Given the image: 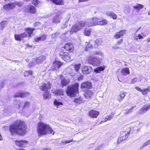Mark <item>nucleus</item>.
Segmentation results:
<instances>
[{
  "instance_id": "1",
  "label": "nucleus",
  "mask_w": 150,
  "mask_h": 150,
  "mask_svg": "<svg viewBox=\"0 0 150 150\" xmlns=\"http://www.w3.org/2000/svg\"><path fill=\"white\" fill-rule=\"evenodd\" d=\"M27 126L25 122L17 120L10 125V132L12 135L23 136L27 132Z\"/></svg>"
},
{
  "instance_id": "2",
  "label": "nucleus",
  "mask_w": 150,
  "mask_h": 150,
  "mask_svg": "<svg viewBox=\"0 0 150 150\" xmlns=\"http://www.w3.org/2000/svg\"><path fill=\"white\" fill-rule=\"evenodd\" d=\"M37 134L38 137L47 134H54V132L50 125L43 122H39L37 125Z\"/></svg>"
},
{
  "instance_id": "3",
  "label": "nucleus",
  "mask_w": 150,
  "mask_h": 150,
  "mask_svg": "<svg viewBox=\"0 0 150 150\" xmlns=\"http://www.w3.org/2000/svg\"><path fill=\"white\" fill-rule=\"evenodd\" d=\"M67 96L73 98L79 93V84L75 83L68 86L66 90Z\"/></svg>"
},
{
  "instance_id": "4",
  "label": "nucleus",
  "mask_w": 150,
  "mask_h": 150,
  "mask_svg": "<svg viewBox=\"0 0 150 150\" xmlns=\"http://www.w3.org/2000/svg\"><path fill=\"white\" fill-rule=\"evenodd\" d=\"M59 55L62 59L65 61L69 62L71 60L70 54L63 49L60 50Z\"/></svg>"
},
{
  "instance_id": "5",
  "label": "nucleus",
  "mask_w": 150,
  "mask_h": 150,
  "mask_svg": "<svg viewBox=\"0 0 150 150\" xmlns=\"http://www.w3.org/2000/svg\"><path fill=\"white\" fill-rule=\"evenodd\" d=\"M24 11L25 14H35L37 13L36 8L33 5H28L25 7Z\"/></svg>"
},
{
  "instance_id": "6",
  "label": "nucleus",
  "mask_w": 150,
  "mask_h": 150,
  "mask_svg": "<svg viewBox=\"0 0 150 150\" xmlns=\"http://www.w3.org/2000/svg\"><path fill=\"white\" fill-rule=\"evenodd\" d=\"M130 133V131H123L120 133L119 137L118 138L117 142L120 143L126 139L128 137Z\"/></svg>"
},
{
  "instance_id": "7",
  "label": "nucleus",
  "mask_w": 150,
  "mask_h": 150,
  "mask_svg": "<svg viewBox=\"0 0 150 150\" xmlns=\"http://www.w3.org/2000/svg\"><path fill=\"white\" fill-rule=\"evenodd\" d=\"M40 90L43 91H48L52 88V83L50 81L47 82V83H44L39 87Z\"/></svg>"
},
{
  "instance_id": "8",
  "label": "nucleus",
  "mask_w": 150,
  "mask_h": 150,
  "mask_svg": "<svg viewBox=\"0 0 150 150\" xmlns=\"http://www.w3.org/2000/svg\"><path fill=\"white\" fill-rule=\"evenodd\" d=\"M99 18L94 17L90 20L87 22V25L89 27L98 25Z\"/></svg>"
},
{
  "instance_id": "9",
  "label": "nucleus",
  "mask_w": 150,
  "mask_h": 150,
  "mask_svg": "<svg viewBox=\"0 0 150 150\" xmlns=\"http://www.w3.org/2000/svg\"><path fill=\"white\" fill-rule=\"evenodd\" d=\"M87 61L88 63L93 65H96L100 62L98 59L91 56H90L88 57Z\"/></svg>"
},
{
  "instance_id": "10",
  "label": "nucleus",
  "mask_w": 150,
  "mask_h": 150,
  "mask_svg": "<svg viewBox=\"0 0 150 150\" xmlns=\"http://www.w3.org/2000/svg\"><path fill=\"white\" fill-rule=\"evenodd\" d=\"M81 71L84 74H90L93 71V69L90 66H83L82 67Z\"/></svg>"
},
{
  "instance_id": "11",
  "label": "nucleus",
  "mask_w": 150,
  "mask_h": 150,
  "mask_svg": "<svg viewBox=\"0 0 150 150\" xmlns=\"http://www.w3.org/2000/svg\"><path fill=\"white\" fill-rule=\"evenodd\" d=\"M99 114V111L93 109L89 110L88 112V116L93 118H97Z\"/></svg>"
},
{
  "instance_id": "12",
  "label": "nucleus",
  "mask_w": 150,
  "mask_h": 150,
  "mask_svg": "<svg viewBox=\"0 0 150 150\" xmlns=\"http://www.w3.org/2000/svg\"><path fill=\"white\" fill-rule=\"evenodd\" d=\"M27 36L25 32L20 34H15L14 35L15 40L19 41H22L24 39V38H27Z\"/></svg>"
},
{
  "instance_id": "13",
  "label": "nucleus",
  "mask_w": 150,
  "mask_h": 150,
  "mask_svg": "<svg viewBox=\"0 0 150 150\" xmlns=\"http://www.w3.org/2000/svg\"><path fill=\"white\" fill-rule=\"evenodd\" d=\"M92 87V83L88 81L82 83L81 85V89H91Z\"/></svg>"
},
{
  "instance_id": "14",
  "label": "nucleus",
  "mask_w": 150,
  "mask_h": 150,
  "mask_svg": "<svg viewBox=\"0 0 150 150\" xmlns=\"http://www.w3.org/2000/svg\"><path fill=\"white\" fill-rule=\"evenodd\" d=\"M63 48L67 51L72 52L74 50V46L71 43L68 42L66 44Z\"/></svg>"
},
{
  "instance_id": "15",
  "label": "nucleus",
  "mask_w": 150,
  "mask_h": 150,
  "mask_svg": "<svg viewBox=\"0 0 150 150\" xmlns=\"http://www.w3.org/2000/svg\"><path fill=\"white\" fill-rule=\"evenodd\" d=\"M150 109V104L145 105L139 110V113L140 114H143L148 110Z\"/></svg>"
},
{
  "instance_id": "16",
  "label": "nucleus",
  "mask_w": 150,
  "mask_h": 150,
  "mask_svg": "<svg viewBox=\"0 0 150 150\" xmlns=\"http://www.w3.org/2000/svg\"><path fill=\"white\" fill-rule=\"evenodd\" d=\"M63 64L64 63L61 61H54L53 63L52 67L54 68V70H57L59 69Z\"/></svg>"
},
{
  "instance_id": "17",
  "label": "nucleus",
  "mask_w": 150,
  "mask_h": 150,
  "mask_svg": "<svg viewBox=\"0 0 150 150\" xmlns=\"http://www.w3.org/2000/svg\"><path fill=\"white\" fill-rule=\"evenodd\" d=\"M35 30V28H26L25 29V31L26 32V35L27 36L26 37L30 38L31 35L32 34L33 31Z\"/></svg>"
},
{
  "instance_id": "18",
  "label": "nucleus",
  "mask_w": 150,
  "mask_h": 150,
  "mask_svg": "<svg viewBox=\"0 0 150 150\" xmlns=\"http://www.w3.org/2000/svg\"><path fill=\"white\" fill-rule=\"evenodd\" d=\"M94 41L91 40L88 42H86L87 44L84 49L85 51H89L90 50H92L93 48V43H94Z\"/></svg>"
},
{
  "instance_id": "19",
  "label": "nucleus",
  "mask_w": 150,
  "mask_h": 150,
  "mask_svg": "<svg viewBox=\"0 0 150 150\" xmlns=\"http://www.w3.org/2000/svg\"><path fill=\"white\" fill-rule=\"evenodd\" d=\"M14 142L16 145L20 147L23 146L25 144H27L28 142V141L23 140L21 141L16 140Z\"/></svg>"
},
{
  "instance_id": "20",
  "label": "nucleus",
  "mask_w": 150,
  "mask_h": 150,
  "mask_svg": "<svg viewBox=\"0 0 150 150\" xmlns=\"http://www.w3.org/2000/svg\"><path fill=\"white\" fill-rule=\"evenodd\" d=\"M106 14L108 16L110 17L114 20L116 19L117 18V15L112 11H107Z\"/></svg>"
},
{
  "instance_id": "21",
  "label": "nucleus",
  "mask_w": 150,
  "mask_h": 150,
  "mask_svg": "<svg viewBox=\"0 0 150 150\" xmlns=\"http://www.w3.org/2000/svg\"><path fill=\"white\" fill-rule=\"evenodd\" d=\"M120 72L121 75L124 76L127 75L130 73L129 69L128 67L122 68Z\"/></svg>"
},
{
  "instance_id": "22",
  "label": "nucleus",
  "mask_w": 150,
  "mask_h": 150,
  "mask_svg": "<svg viewBox=\"0 0 150 150\" xmlns=\"http://www.w3.org/2000/svg\"><path fill=\"white\" fill-rule=\"evenodd\" d=\"M125 92L123 91L120 92L119 94L117 96V100L119 102H121L125 96Z\"/></svg>"
},
{
  "instance_id": "23",
  "label": "nucleus",
  "mask_w": 150,
  "mask_h": 150,
  "mask_svg": "<svg viewBox=\"0 0 150 150\" xmlns=\"http://www.w3.org/2000/svg\"><path fill=\"white\" fill-rule=\"evenodd\" d=\"M46 35L45 34H43L40 37H37L35 38L34 41L36 42H39L40 41H44L46 39Z\"/></svg>"
},
{
  "instance_id": "24",
  "label": "nucleus",
  "mask_w": 150,
  "mask_h": 150,
  "mask_svg": "<svg viewBox=\"0 0 150 150\" xmlns=\"http://www.w3.org/2000/svg\"><path fill=\"white\" fill-rule=\"evenodd\" d=\"M108 21L107 20L105 19H100L99 18L98 25H104L108 24Z\"/></svg>"
},
{
  "instance_id": "25",
  "label": "nucleus",
  "mask_w": 150,
  "mask_h": 150,
  "mask_svg": "<svg viewBox=\"0 0 150 150\" xmlns=\"http://www.w3.org/2000/svg\"><path fill=\"white\" fill-rule=\"evenodd\" d=\"M144 7L143 5L138 3L136 6H133V8L137 12H139L140 10Z\"/></svg>"
},
{
  "instance_id": "26",
  "label": "nucleus",
  "mask_w": 150,
  "mask_h": 150,
  "mask_svg": "<svg viewBox=\"0 0 150 150\" xmlns=\"http://www.w3.org/2000/svg\"><path fill=\"white\" fill-rule=\"evenodd\" d=\"M93 95V92L90 90L86 91L84 93V96L87 99H89L91 98Z\"/></svg>"
},
{
  "instance_id": "27",
  "label": "nucleus",
  "mask_w": 150,
  "mask_h": 150,
  "mask_svg": "<svg viewBox=\"0 0 150 150\" xmlns=\"http://www.w3.org/2000/svg\"><path fill=\"white\" fill-rule=\"evenodd\" d=\"M80 30L77 25L75 24L72 27L71 30V32L72 33H76Z\"/></svg>"
},
{
  "instance_id": "28",
  "label": "nucleus",
  "mask_w": 150,
  "mask_h": 150,
  "mask_svg": "<svg viewBox=\"0 0 150 150\" xmlns=\"http://www.w3.org/2000/svg\"><path fill=\"white\" fill-rule=\"evenodd\" d=\"M70 82V80L65 78H64L61 80V85L63 87L66 86L68 85Z\"/></svg>"
},
{
  "instance_id": "29",
  "label": "nucleus",
  "mask_w": 150,
  "mask_h": 150,
  "mask_svg": "<svg viewBox=\"0 0 150 150\" xmlns=\"http://www.w3.org/2000/svg\"><path fill=\"white\" fill-rule=\"evenodd\" d=\"M105 66H100L94 69V71L97 73H100L101 71H103L105 69Z\"/></svg>"
},
{
  "instance_id": "30",
  "label": "nucleus",
  "mask_w": 150,
  "mask_h": 150,
  "mask_svg": "<svg viewBox=\"0 0 150 150\" xmlns=\"http://www.w3.org/2000/svg\"><path fill=\"white\" fill-rule=\"evenodd\" d=\"M80 30L84 27L86 25V23L83 21H79L76 23Z\"/></svg>"
},
{
  "instance_id": "31",
  "label": "nucleus",
  "mask_w": 150,
  "mask_h": 150,
  "mask_svg": "<svg viewBox=\"0 0 150 150\" xmlns=\"http://www.w3.org/2000/svg\"><path fill=\"white\" fill-rule=\"evenodd\" d=\"M91 28H86L84 31V35L86 36H89L90 35L91 32Z\"/></svg>"
},
{
  "instance_id": "32",
  "label": "nucleus",
  "mask_w": 150,
  "mask_h": 150,
  "mask_svg": "<svg viewBox=\"0 0 150 150\" xmlns=\"http://www.w3.org/2000/svg\"><path fill=\"white\" fill-rule=\"evenodd\" d=\"M53 3L56 5H62L64 4L63 0H50Z\"/></svg>"
},
{
  "instance_id": "33",
  "label": "nucleus",
  "mask_w": 150,
  "mask_h": 150,
  "mask_svg": "<svg viewBox=\"0 0 150 150\" xmlns=\"http://www.w3.org/2000/svg\"><path fill=\"white\" fill-rule=\"evenodd\" d=\"M74 103L77 104H80L84 102L83 99L81 97L75 98L74 101Z\"/></svg>"
},
{
  "instance_id": "34",
  "label": "nucleus",
  "mask_w": 150,
  "mask_h": 150,
  "mask_svg": "<svg viewBox=\"0 0 150 150\" xmlns=\"http://www.w3.org/2000/svg\"><path fill=\"white\" fill-rule=\"evenodd\" d=\"M150 92V87L148 86L147 88H144L142 90V93L143 95L146 96L148 92Z\"/></svg>"
},
{
  "instance_id": "35",
  "label": "nucleus",
  "mask_w": 150,
  "mask_h": 150,
  "mask_svg": "<svg viewBox=\"0 0 150 150\" xmlns=\"http://www.w3.org/2000/svg\"><path fill=\"white\" fill-rule=\"evenodd\" d=\"M29 95L30 93L29 92L25 91H20V98H24Z\"/></svg>"
},
{
  "instance_id": "36",
  "label": "nucleus",
  "mask_w": 150,
  "mask_h": 150,
  "mask_svg": "<svg viewBox=\"0 0 150 150\" xmlns=\"http://www.w3.org/2000/svg\"><path fill=\"white\" fill-rule=\"evenodd\" d=\"M60 22V18L59 15H56L54 16L52 19V22L54 23H58Z\"/></svg>"
},
{
  "instance_id": "37",
  "label": "nucleus",
  "mask_w": 150,
  "mask_h": 150,
  "mask_svg": "<svg viewBox=\"0 0 150 150\" xmlns=\"http://www.w3.org/2000/svg\"><path fill=\"white\" fill-rule=\"evenodd\" d=\"M43 93V97L45 100L47 99H49L51 98V95L49 91H45Z\"/></svg>"
},
{
  "instance_id": "38",
  "label": "nucleus",
  "mask_w": 150,
  "mask_h": 150,
  "mask_svg": "<svg viewBox=\"0 0 150 150\" xmlns=\"http://www.w3.org/2000/svg\"><path fill=\"white\" fill-rule=\"evenodd\" d=\"M56 95L63 96L64 95V91L61 89H57L56 91L53 93Z\"/></svg>"
},
{
  "instance_id": "39",
  "label": "nucleus",
  "mask_w": 150,
  "mask_h": 150,
  "mask_svg": "<svg viewBox=\"0 0 150 150\" xmlns=\"http://www.w3.org/2000/svg\"><path fill=\"white\" fill-rule=\"evenodd\" d=\"M115 113L112 112L111 113V115H108L107 117L105 118V121L106 122L108 120H111L114 117Z\"/></svg>"
},
{
  "instance_id": "40",
  "label": "nucleus",
  "mask_w": 150,
  "mask_h": 150,
  "mask_svg": "<svg viewBox=\"0 0 150 150\" xmlns=\"http://www.w3.org/2000/svg\"><path fill=\"white\" fill-rule=\"evenodd\" d=\"M53 103L55 105L57 106V108H58V106L60 105H63V104L62 102H58L56 99L54 100Z\"/></svg>"
},
{
  "instance_id": "41",
  "label": "nucleus",
  "mask_w": 150,
  "mask_h": 150,
  "mask_svg": "<svg viewBox=\"0 0 150 150\" xmlns=\"http://www.w3.org/2000/svg\"><path fill=\"white\" fill-rule=\"evenodd\" d=\"M7 22L5 21H2L0 23L1 30H3L5 27L7 25Z\"/></svg>"
},
{
  "instance_id": "42",
  "label": "nucleus",
  "mask_w": 150,
  "mask_h": 150,
  "mask_svg": "<svg viewBox=\"0 0 150 150\" xmlns=\"http://www.w3.org/2000/svg\"><path fill=\"white\" fill-rule=\"evenodd\" d=\"M41 24L40 22L39 21H36L33 23V26L35 28H35V29H40V28L39 27L41 25Z\"/></svg>"
},
{
  "instance_id": "43",
  "label": "nucleus",
  "mask_w": 150,
  "mask_h": 150,
  "mask_svg": "<svg viewBox=\"0 0 150 150\" xmlns=\"http://www.w3.org/2000/svg\"><path fill=\"white\" fill-rule=\"evenodd\" d=\"M81 66V64H75L73 65L74 70L76 72H77L80 69Z\"/></svg>"
},
{
  "instance_id": "44",
  "label": "nucleus",
  "mask_w": 150,
  "mask_h": 150,
  "mask_svg": "<svg viewBox=\"0 0 150 150\" xmlns=\"http://www.w3.org/2000/svg\"><path fill=\"white\" fill-rule=\"evenodd\" d=\"M33 73V72L31 71H25L24 73V75L25 76L27 77L28 76L31 75Z\"/></svg>"
},
{
  "instance_id": "45",
  "label": "nucleus",
  "mask_w": 150,
  "mask_h": 150,
  "mask_svg": "<svg viewBox=\"0 0 150 150\" xmlns=\"http://www.w3.org/2000/svg\"><path fill=\"white\" fill-rule=\"evenodd\" d=\"M117 33H119L121 36L122 37L126 34V30H121L119 32H117Z\"/></svg>"
},
{
  "instance_id": "46",
  "label": "nucleus",
  "mask_w": 150,
  "mask_h": 150,
  "mask_svg": "<svg viewBox=\"0 0 150 150\" xmlns=\"http://www.w3.org/2000/svg\"><path fill=\"white\" fill-rule=\"evenodd\" d=\"M30 102L29 101H26L24 104L23 106V108L26 107L29 108L30 107Z\"/></svg>"
},
{
  "instance_id": "47",
  "label": "nucleus",
  "mask_w": 150,
  "mask_h": 150,
  "mask_svg": "<svg viewBox=\"0 0 150 150\" xmlns=\"http://www.w3.org/2000/svg\"><path fill=\"white\" fill-rule=\"evenodd\" d=\"M72 142H75V141L73 140V139H71L69 140H67L65 141L62 142V143L63 144H66Z\"/></svg>"
},
{
  "instance_id": "48",
  "label": "nucleus",
  "mask_w": 150,
  "mask_h": 150,
  "mask_svg": "<svg viewBox=\"0 0 150 150\" xmlns=\"http://www.w3.org/2000/svg\"><path fill=\"white\" fill-rule=\"evenodd\" d=\"M122 37L121 36V35H120V34L119 33H118L117 32L114 35V38L116 39H119L121 38Z\"/></svg>"
},
{
  "instance_id": "49",
  "label": "nucleus",
  "mask_w": 150,
  "mask_h": 150,
  "mask_svg": "<svg viewBox=\"0 0 150 150\" xmlns=\"http://www.w3.org/2000/svg\"><path fill=\"white\" fill-rule=\"evenodd\" d=\"M20 91L16 92L13 95L14 98H20Z\"/></svg>"
},
{
  "instance_id": "50",
  "label": "nucleus",
  "mask_w": 150,
  "mask_h": 150,
  "mask_svg": "<svg viewBox=\"0 0 150 150\" xmlns=\"http://www.w3.org/2000/svg\"><path fill=\"white\" fill-rule=\"evenodd\" d=\"M150 144V139L145 142L143 144V146H145Z\"/></svg>"
},
{
  "instance_id": "51",
  "label": "nucleus",
  "mask_w": 150,
  "mask_h": 150,
  "mask_svg": "<svg viewBox=\"0 0 150 150\" xmlns=\"http://www.w3.org/2000/svg\"><path fill=\"white\" fill-rule=\"evenodd\" d=\"M138 79L137 77H135L132 79L131 83L133 84L136 83Z\"/></svg>"
},
{
  "instance_id": "52",
  "label": "nucleus",
  "mask_w": 150,
  "mask_h": 150,
  "mask_svg": "<svg viewBox=\"0 0 150 150\" xmlns=\"http://www.w3.org/2000/svg\"><path fill=\"white\" fill-rule=\"evenodd\" d=\"M9 8V4H7L5 5H4L3 6L4 9L7 10Z\"/></svg>"
},
{
  "instance_id": "53",
  "label": "nucleus",
  "mask_w": 150,
  "mask_h": 150,
  "mask_svg": "<svg viewBox=\"0 0 150 150\" xmlns=\"http://www.w3.org/2000/svg\"><path fill=\"white\" fill-rule=\"evenodd\" d=\"M38 0H33V4L35 6H36L38 4Z\"/></svg>"
},
{
  "instance_id": "54",
  "label": "nucleus",
  "mask_w": 150,
  "mask_h": 150,
  "mask_svg": "<svg viewBox=\"0 0 150 150\" xmlns=\"http://www.w3.org/2000/svg\"><path fill=\"white\" fill-rule=\"evenodd\" d=\"M123 42V40L122 39H120L116 43V45H119L122 44Z\"/></svg>"
},
{
  "instance_id": "55",
  "label": "nucleus",
  "mask_w": 150,
  "mask_h": 150,
  "mask_svg": "<svg viewBox=\"0 0 150 150\" xmlns=\"http://www.w3.org/2000/svg\"><path fill=\"white\" fill-rule=\"evenodd\" d=\"M16 5L15 3H10V9H13L14 8Z\"/></svg>"
},
{
  "instance_id": "56",
  "label": "nucleus",
  "mask_w": 150,
  "mask_h": 150,
  "mask_svg": "<svg viewBox=\"0 0 150 150\" xmlns=\"http://www.w3.org/2000/svg\"><path fill=\"white\" fill-rule=\"evenodd\" d=\"M134 107H131L128 110V111L127 112V113H129L130 112H132V110L134 108Z\"/></svg>"
},
{
  "instance_id": "57",
  "label": "nucleus",
  "mask_w": 150,
  "mask_h": 150,
  "mask_svg": "<svg viewBox=\"0 0 150 150\" xmlns=\"http://www.w3.org/2000/svg\"><path fill=\"white\" fill-rule=\"evenodd\" d=\"M57 35V33H54L52 34V37L53 38H56Z\"/></svg>"
},
{
  "instance_id": "58",
  "label": "nucleus",
  "mask_w": 150,
  "mask_h": 150,
  "mask_svg": "<svg viewBox=\"0 0 150 150\" xmlns=\"http://www.w3.org/2000/svg\"><path fill=\"white\" fill-rule=\"evenodd\" d=\"M16 5H17L21 7L23 5L20 2H17L16 3H15Z\"/></svg>"
},
{
  "instance_id": "59",
  "label": "nucleus",
  "mask_w": 150,
  "mask_h": 150,
  "mask_svg": "<svg viewBox=\"0 0 150 150\" xmlns=\"http://www.w3.org/2000/svg\"><path fill=\"white\" fill-rule=\"evenodd\" d=\"M83 75H81L80 76H79V77H78V78L77 79V80L78 81L81 80L83 79Z\"/></svg>"
},
{
  "instance_id": "60",
  "label": "nucleus",
  "mask_w": 150,
  "mask_h": 150,
  "mask_svg": "<svg viewBox=\"0 0 150 150\" xmlns=\"http://www.w3.org/2000/svg\"><path fill=\"white\" fill-rule=\"evenodd\" d=\"M135 88L137 91L142 92V89L141 88H140L139 87H138V86L136 87H135Z\"/></svg>"
},
{
  "instance_id": "61",
  "label": "nucleus",
  "mask_w": 150,
  "mask_h": 150,
  "mask_svg": "<svg viewBox=\"0 0 150 150\" xmlns=\"http://www.w3.org/2000/svg\"><path fill=\"white\" fill-rule=\"evenodd\" d=\"M117 45H116V44L115 45L112 47V49L115 50H116L119 49V47L117 46Z\"/></svg>"
},
{
  "instance_id": "62",
  "label": "nucleus",
  "mask_w": 150,
  "mask_h": 150,
  "mask_svg": "<svg viewBox=\"0 0 150 150\" xmlns=\"http://www.w3.org/2000/svg\"><path fill=\"white\" fill-rule=\"evenodd\" d=\"M138 39H141L143 38V37L140 34H139L138 35Z\"/></svg>"
},
{
  "instance_id": "63",
  "label": "nucleus",
  "mask_w": 150,
  "mask_h": 150,
  "mask_svg": "<svg viewBox=\"0 0 150 150\" xmlns=\"http://www.w3.org/2000/svg\"><path fill=\"white\" fill-rule=\"evenodd\" d=\"M134 38L136 40H138V35H134Z\"/></svg>"
},
{
  "instance_id": "64",
  "label": "nucleus",
  "mask_w": 150,
  "mask_h": 150,
  "mask_svg": "<svg viewBox=\"0 0 150 150\" xmlns=\"http://www.w3.org/2000/svg\"><path fill=\"white\" fill-rule=\"evenodd\" d=\"M43 150H51V149L49 148H46L44 149Z\"/></svg>"
}]
</instances>
